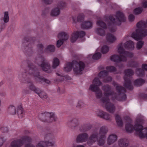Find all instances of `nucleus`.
<instances>
[{"label":"nucleus","instance_id":"1","mask_svg":"<svg viewBox=\"0 0 147 147\" xmlns=\"http://www.w3.org/2000/svg\"><path fill=\"white\" fill-rule=\"evenodd\" d=\"M112 84L114 86L116 87L118 94L115 93L111 90L109 86L105 85L102 86V89L104 90V95L106 97H103L101 99L103 102L105 104V108L106 110L111 113L114 112L115 107L113 104L109 102L110 100L108 97L111 96L113 99H116L121 101H124L126 99V96L125 94L126 91L125 89L115 82H113Z\"/></svg>","mask_w":147,"mask_h":147},{"label":"nucleus","instance_id":"2","mask_svg":"<svg viewBox=\"0 0 147 147\" xmlns=\"http://www.w3.org/2000/svg\"><path fill=\"white\" fill-rule=\"evenodd\" d=\"M115 16H111L109 17V19L110 21L108 23L109 28L110 31L111 32H114L116 30V28L113 26V25H120L121 22L125 21L126 18L123 14L120 11H118L115 17L117 19H115Z\"/></svg>","mask_w":147,"mask_h":147},{"label":"nucleus","instance_id":"3","mask_svg":"<svg viewBox=\"0 0 147 147\" xmlns=\"http://www.w3.org/2000/svg\"><path fill=\"white\" fill-rule=\"evenodd\" d=\"M85 67V64L82 61L77 62L75 61H73L71 63H67L64 68L65 71L69 72L71 71L73 67L74 74L76 75L82 74V71Z\"/></svg>","mask_w":147,"mask_h":147},{"label":"nucleus","instance_id":"4","mask_svg":"<svg viewBox=\"0 0 147 147\" xmlns=\"http://www.w3.org/2000/svg\"><path fill=\"white\" fill-rule=\"evenodd\" d=\"M118 53L121 54L120 56L115 55L112 56L110 59L111 60L117 63L127 61L126 57L131 58L133 56V54L131 52L125 51L123 47L120 46L118 49Z\"/></svg>","mask_w":147,"mask_h":147},{"label":"nucleus","instance_id":"5","mask_svg":"<svg viewBox=\"0 0 147 147\" xmlns=\"http://www.w3.org/2000/svg\"><path fill=\"white\" fill-rule=\"evenodd\" d=\"M147 24L144 22L140 21L137 24V26L139 28L136 30V33L133 32L131 36L135 39L138 40L141 39L144 37L147 36V30L143 29L145 28Z\"/></svg>","mask_w":147,"mask_h":147},{"label":"nucleus","instance_id":"6","mask_svg":"<svg viewBox=\"0 0 147 147\" xmlns=\"http://www.w3.org/2000/svg\"><path fill=\"white\" fill-rule=\"evenodd\" d=\"M124 73L125 75L124 76L125 80L124 86L129 89L131 90L133 89V87L131 84L130 76L134 74V72L132 70L128 69L124 71Z\"/></svg>","mask_w":147,"mask_h":147},{"label":"nucleus","instance_id":"7","mask_svg":"<svg viewBox=\"0 0 147 147\" xmlns=\"http://www.w3.org/2000/svg\"><path fill=\"white\" fill-rule=\"evenodd\" d=\"M39 117L41 121L47 122L54 121L57 119L56 115L53 112H44L40 115Z\"/></svg>","mask_w":147,"mask_h":147},{"label":"nucleus","instance_id":"8","mask_svg":"<svg viewBox=\"0 0 147 147\" xmlns=\"http://www.w3.org/2000/svg\"><path fill=\"white\" fill-rule=\"evenodd\" d=\"M102 83L98 78H96L94 79L92 82V91H94L96 94L97 98H100L102 95L101 90L98 87Z\"/></svg>","mask_w":147,"mask_h":147},{"label":"nucleus","instance_id":"9","mask_svg":"<svg viewBox=\"0 0 147 147\" xmlns=\"http://www.w3.org/2000/svg\"><path fill=\"white\" fill-rule=\"evenodd\" d=\"M144 123V120L142 117L137 118L136 119V123L134 127L129 123H127L126 125L125 128L126 131L130 133L132 132L134 129L136 131L135 127L136 125L138 126L142 125V124Z\"/></svg>","mask_w":147,"mask_h":147},{"label":"nucleus","instance_id":"10","mask_svg":"<svg viewBox=\"0 0 147 147\" xmlns=\"http://www.w3.org/2000/svg\"><path fill=\"white\" fill-rule=\"evenodd\" d=\"M136 130V134L138 135L140 138H144L146 137L147 139V128H143L142 125L135 126Z\"/></svg>","mask_w":147,"mask_h":147},{"label":"nucleus","instance_id":"11","mask_svg":"<svg viewBox=\"0 0 147 147\" xmlns=\"http://www.w3.org/2000/svg\"><path fill=\"white\" fill-rule=\"evenodd\" d=\"M30 74H32L34 76L35 78L39 82H41L42 83H45L47 84H49L50 81L49 80L45 79L40 76L39 74L37 73V71L33 68L30 69L29 70Z\"/></svg>","mask_w":147,"mask_h":147},{"label":"nucleus","instance_id":"12","mask_svg":"<svg viewBox=\"0 0 147 147\" xmlns=\"http://www.w3.org/2000/svg\"><path fill=\"white\" fill-rule=\"evenodd\" d=\"M88 138V135L86 133H80L77 135L76 138V142L78 143H81L86 142Z\"/></svg>","mask_w":147,"mask_h":147},{"label":"nucleus","instance_id":"13","mask_svg":"<svg viewBox=\"0 0 147 147\" xmlns=\"http://www.w3.org/2000/svg\"><path fill=\"white\" fill-rule=\"evenodd\" d=\"M59 39L57 42V46L59 47L63 43V40H67L68 38V36L64 32H61L59 34L58 36Z\"/></svg>","mask_w":147,"mask_h":147},{"label":"nucleus","instance_id":"14","mask_svg":"<svg viewBox=\"0 0 147 147\" xmlns=\"http://www.w3.org/2000/svg\"><path fill=\"white\" fill-rule=\"evenodd\" d=\"M107 71L104 70L100 72L98 74V76L100 78H105L107 75L108 71L114 72L116 71L115 67L113 66L107 67H106Z\"/></svg>","mask_w":147,"mask_h":147},{"label":"nucleus","instance_id":"15","mask_svg":"<svg viewBox=\"0 0 147 147\" xmlns=\"http://www.w3.org/2000/svg\"><path fill=\"white\" fill-rule=\"evenodd\" d=\"M85 35V32L83 31L74 32L72 35L71 39V42H74L79 38L83 37Z\"/></svg>","mask_w":147,"mask_h":147},{"label":"nucleus","instance_id":"16","mask_svg":"<svg viewBox=\"0 0 147 147\" xmlns=\"http://www.w3.org/2000/svg\"><path fill=\"white\" fill-rule=\"evenodd\" d=\"M42 69L47 73H50L51 71V67L50 64L46 61L44 60L41 65Z\"/></svg>","mask_w":147,"mask_h":147},{"label":"nucleus","instance_id":"17","mask_svg":"<svg viewBox=\"0 0 147 147\" xmlns=\"http://www.w3.org/2000/svg\"><path fill=\"white\" fill-rule=\"evenodd\" d=\"M55 144V142L53 141V142H44L41 141H39L36 145V147H45L46 146H54Z\"/></svg>","mask_w":147,"mask_h":147},{"label":"nucleus","instance_id":"18","mask_svg":"<svg viewBox=\"0 0 147 147\" xmlns=\"http://www.w3.org/2000/svg\"><path fill=\"white\" fill-rule=\"evenodd\" d=\"M24 141V140L22 139L14 140L11 142V146L12 147H20L22 145Z\"/></svg>","mask_w":147,"mask_h":147},{"label":"nucleus","instance_id":"19","mask_svg":"<svg viewBox=\"0 0 147 147\" xmlns=\"http://www.w3.org/2000/svg\"><path fill=\"white\" fill-rule=\"evenodd\" d=\"M117 140V136L113 134L110 135L107 138V143L108 145H111L114 143Z\"/></svg>","mask_w":147,"mask_h":147},{"label":"nucleus","instance_id":"20","mask_svg":"<svg viewBox=\"0 0 147 147\" xmlns=\"http://www.w3.org/2000/svg\"><path fill=\"white\" fill-rule=\"evenodd\" d=\"M98 116L101 118L106 120H111V116L109 114L102 111H101L98 115Z\"/></svg>","mask_w":147,"mask_h":147},{"label":"nucleus","instance_id":"21","mask_svg":"<svg viewBox=\"0 0 147 147\" xmlns=\"http://www.w3.org/2000/svg\"><path fill=\"white\" fill-rule=\"evenodd\" d=\"M92 26L91 20H87L83 22L81 25V27L82 29H88Z\"/></svg>","mask_w":147,"mask_h":147},{"label":"nucleus","instance_id":"22","mask_svg":"<svg viewBox=\"0 0 147 147\" xmlns=\"http://www.w3.org/2000/svg\"><path fill=\"white\" fill-rule=\"evenodd\" d=\"M16 114H17L18 117L22 118L24 115V111L22 107H19L15 109Z\"/></svg>","mask_w":147,"mask_h":147},{"label":"nucleus","instance_id":"23","mask_svg":"<svg viewBox=\"0 0 147 147\" xmlns=\"http://www.w3.org/2000/svg\"><path fill=\"white\" fill-rule=\"evenodd\" d=\"M124 47L125 48L128 49L133 50L134 48V45L132 41L129 40L125 43Z\"/></svg>","mask_w":147,"mask_h":147},{"label":"nucleus","instance_id":"24","mask_svg":"<svg viewBox=\"0 0 147 147\" xmlns=\"http://www.w3.org/2000/svg\"><path fill=\"white\" fill-rule=\"evenodd\" d=\"M118 144L120 147H127L128 145V142L125 139H121L118 141Z\"/></svg>","mask_w":147,"mask_h":147},{"label":"nucleus","instance_id":"25","mask_svg":"<svg viewBox=\"0 0 147 147\" xmlns=\"http://www.w3.org/2000/svg\"><path fill=\"white\" fill-rule=\"evenodd\" d=\"M106 39L108 42L112 43L116 40V38L112 34L108 33L107 35Z\"/></svg>","mask_w":147,"mask_h":147},{"label":"nucleus","instance_id":"26","mask_svg":"<svg viewBox=\"0 0 147 147\" xmlns=\"http://www.w3.org/2000/svg\"><path fill=\"white\" fill-rule=\"evenodd\" d=\"M2 20L4 23H7L9 22V13L8 11H6L4 12Z\"/></svg>","mask_w":147,"mask_h":147},{"label":"nucleus","instance_id":"27","mask_svg":"<svg viewBox=\"0 0 147 147\" xmlns=\"http://www.w3.org/2000/svg\"><path fill=\"white\" fill-rule=\"evenodd\" d=\"M36 93L38 94V95L43 99H46L47 97V95L45 92L39 90V91L36 92Z\"/></svg>","mask_w":147,"mask_h":147},{"label":"nucleus","instance_id":"28","mask_svg":"<svg viewBox=\"0 0 147 147\" xmlns=\"http://www.w3.org/2000/svg\"><path fill=\"white\" fill-rule=\"evenodd\" d=\"M115 120L117 125L120 127L123 126V122L119 116L118 115H115Z\"/></svg>","mask_w":147,"mask_h":147},{"label":"nucleus","instance_id":"29","mask_svg":"<svg viewBox=\"0 0 147 147\" xmlns=\"http://www.w3.org/2000/svg\"><path fill=\"white\" fill-rule=\"evenodd\" d=\"M79 124V121L76 119L72 120L70 124L71 128H74L78 126Z\"/></svg>","mask_w":147,"mask_h":147},{"label":"nucleus","instance_id":"30","mask_svg":"<svg viewBox=\"0 0 147 147\" xmlns=\"http://www.w3.org/2000/svg\"><path fill=\"white\" fill-rule=\"evenodd\" d=\"M108 129L105 126H103L102 127L100 130V134L101 136H105V134L108 131Z\"/></svg>","mask_w":147,"mask_h":147},{"label":"nucleus","instance_id":"31","mask_svg":"<svg viewBox=\"0 0 147 147\" xmlns=\"http://www.w3.org/2000/svg\"><path fill=\"white\" fill-rule=\"evenodd\" d=\"M105 136H100L99 139L98 141V145L100 146H102L105 143Z\"/></svg>","mask_w":147,"mask_h":147},{"label":"nucleus","instance_id":"32","mask_svg":"<svg viewBox=\"0 0 147 147\" xmlns=\"http://www.w3.org/2000/svg\"><path fill=\"white\" fill-rule=\"evenodd\" d=\"M145 82V81L142 79H139L134 81L135 85L137 86L142 85Z\"/></svg>","mask_w":147,"mask_h":147},{"label":"nucleus","instance_id":"33","mask_svg":"<svg viewBox=\"0 0 147 147\" xmlns=\"http://www.w3.org/2000/svg\"><path fill=\"white\" fill-rule=\"evenodd\" d=\"M60 13V11L59 8H54L52 10L51 15L53 16H56L58 15Z\"/></svg>","mask_w":147,"mask_h":147},{"label":"nucleus","instance_id":"34","mask_svg":"<svg viewBox=\"0 0 147 147\" xmlns=\"http://www.w3.org/2000/svg\"><path fill=\"white\" fill-rule=\"evenodd\" d=\"M28 86L29 89L32 91L36 93V92L39 91V89L36 88L34 86L32 83L28 84Z\"/></svg>","mask_w":147,"mask_h":147},{"label":"nucleus","instance_id":"35","mask_svg":"<svg viewBox=\"0 0 147 147\" xmlns=\"http://www.w3.org/2000/svg\"><path fill=\"white\" fill-rule=\"evenodd\" d=\"M59 59L57 58H54L53 61V67L55 68L59 65Z\"/></svg>","mask_w":147,"mask_h":147},{"label":"nucleus","instance_id":"36","mask_svg":"<svg viewBox=\"0 0 147 147\" xmlns=\"http://www.w3.org/2000/svg\"><path fill=\"white\" fill-rule=\"evenodd\" d=\"M136 73L139 76H143L144 75V71L141 69H138L136 70Z\"/></svg>","mask_w":147,"mask_h":147},{"label":"nucleus","instance_id":"37","mask_svg":"<svg viewBox=\"0 0 147 147\" xmlns=\"http://www.w3.org/2000/svg\"><path fill=\"white\" fill-rule=\"evenodd\" d=\"M45 50L47 52H53L55 50V47L53 45H49L47 47Z\"/></svg>","mask_w":147,"mask_h":147},{"label":"nucleus","instance_id":"38","mask_svg":"<svg viewBox=\"0 0 147 147\" xmlns=\"http://www.w3.org/2000/svg\"><path fill=\"white\" fill-rule=\"evenodd\" d=\"M97 34L100 35L101 36H104L105 34V30L100 28H98L96 30Z\"/></svg>","mask_w":147,"mask_h":147},{"label":"nucleus","instance_id":"39","mask_svg":"<svg viewBox=\"0 0 147 147\" xmlns=\"http://www.w3.org/2000/svg\"><path fill=\"white\" fill-rule=\"evenodd\" d=\"M97 23L100 26L104 29H105L107 28L106 24L104 22L100 20H98L97 22Z\"/></svg>","mask_w":147,"mask_h":147},{"label":"nucleus","instance_id":"40","mask_svg":"<svg viewBox=\"0 0 147 147\" xmlns=\"http://www.w3.org/2000/svg\"><path fill=\"white\" fill-rule=\"evenodd\" d=\"M98 134L97 132H95L92 134V143L98 141Z\"/></svg>","mask_w":147,"mask_h":147},{"label":"nucleus","instance_id":"41","mask_svg":"<svg viewBox=\"0 0 147 147\" xmlns=\"http://www.w3.org/2000/svg\"><path fill=\"white\" fill-rule=\"evenodd\" d=\"M109 51V47L108 46L105 45L102 48L101 52L103 54L107 53Z\"/></svg>","mask_w":147,"mask_h":147},{"label":"nucleus","instance_id":"42","mask_svg":"<svg viewBox=\"0 0 147 147\" xmlns=\"http://www.w3.org/2000/svg\"><path fill=\"white\" fill-rule=\"evenodd\" d=\"M142 10V8L138 7L136 8L134 11V13L136 15L139 14L141 13Z\"/></svg>","mask_w":147,"mask_h":147},{"label":"nucleus","instance_id":"43","mask_svg":"<svg viewBox=\"0 0 147 147\" xmlns=\"http://www.w3.org/2000/svg\"><path fill=\"white\" fill-rule=\"evenodd\" d=\"M101 54L100 53H97L92 56V59L96 60L98 59L101 57Z\"/></svg>","mask_w":147,"mask_h":147},{"label":"nucleus","instance_id":"44","mask_svg":"<svg viewBox=\"0 0 147 147\" xmlns=\"http://www.w3.org/2000/svg\"><path fill=\"white\" fill-rule=\"evenodd\" d=\"M129 67H137L138 65V63L137 62L133 61L128 65Z\"/></svg>","mask_w":147,"mask_h":147},{"label":"nucleus","instance_id":"45","mask_svg":"<svg viewBox=\"0 0 147 147\" xmlns=\"http://www.w3.org/2000/svg\"><path fill=\"white\" fill-rule=\"evenodd\" d=\"M144 44V42L142 40L138 41L137 45V48L139 49L142 47Z\"/></svg>","mask_w":147,"mask_h":147},{"label":"nucleus","instance_id":"46","mask_svg":"<svg viewBox=\"0 0 147 147\" xmlns=\"http://www.w3.org/2000/svg\"><path fill=\"white\" fill-rule=\"evenodd\" d=\"M112 80V78L111 76H108L104 79L103 82H111Z\"/></svg>","mask_w":147,"mask_h":147},{"label":"nucleus","instance_id":"47","mask_svg":"<svg viewBox=\"0 0 147 147\" xmlns=\"http://www.w3.org/2000/svg\"><path fill=\"white\" fill-rule=\"evenodd\" d=\"M84 106V103L81 101H79L78 102L76 107H82Z\"/></svg>","mask_w":147,"mask_h":147},{"label":"nucleus","instance_id":"48","mask_svg":"<svg viewBox=\"0 0 147 147\" xmlns=\"http://www.w3.org/2000/svg\"><path fill=\"white\" fill-rule=\"evenodd\" d=\"M135 17L134 16L133 14H130L129 16V20L130 22L133 21Z\"/></svg>","mask_w":147,"mask_h":147},{"label":"nucleus","instance_id":"49","mask_svg":"<svg viewBox=\"0 0 147 147\" xmlns=\"http://www.w3.org/2000/svg\"><path fill=\"white\" fill-rule=\"evenodd\" d=\"M142 69L147 70V64H143L142 65Z\"/></svg>","mask_w":147,"mask_h":147},{"label":"nucleus","instance_id":"50","mask_svg":"<svg viewBox=\"0 0 147 147\" xmlns=\"http://www.w3.org/2000/svg\"><path fill=\"white\" fill-rule=\"evenodd\" d=\"M143 5L144 8L147 7V1H144L143 2Z\"/></svg>","mask_w":147,"mask_h":147},{"label":"nucleus","instance_id":"51","mask_svg":"<svg viewBox=\"0 0 147 147\" xmlns=\"http://www.w3.org/2000/svg\"><path fill=\"white\" fill-rule=\"evenodd\" d=\"M3 143V139L1 138H0V146H1Z\"/></svg>","mask_w":147,"mask_h":147},{"label":"nucleus","instance_id":"52","mask_svg":"<svg viewBox=\"0 0 147 147\" xmlns=\"http://www.w3.org/2000/svg\"><path fill=\"white\" fill-rule=\"evenodd\" d=\"M25 147H34L33 145L32 144H27Z\"/></svg>","mask_w":147,"mask_h":147},{"label":"nucleus","instance_id":"53","mask_svg":"<svg viewBox=\"0 0 147 147\" xmlns=\"http://www.w3.org/2000/svg\"><path fill=\"white\" fill-rule=\"evenodd\" d=\"M77 147H85V146L82 145H76Z\"/></svg>","mask_w":147,"mask_h":147},{"label":"nucleus","instance_id":"54","mask_svg":"<svg viewBox=\"0 0 147 147\" xmlns=\"http://www.w3.org/2000/svg\"><path fill=\"white\" fill-rule=\"evenodd\" d=\"M142 96L145 98H147V94H144Z\"/></svg>","mask_w":147,"mask_h":147},{"label":"nucleus","instance_id":"55","mask_svg":"<svg viewBox=\"0 0 147 147\" xmlns=\"http://www.w3.org/2000/svg\"><path fill=\"white\" fill-rule=\"evenodd\" d=\"M89 91H90V92L92 91V85H91L90 86V87L89 88Z\"/></svg>","mask_w":147,"mask_h":147},{"label":"nucleus","instance_id":"56","mask_svg":"<svg viewBox=\"0 0 147 147\" xmlns=\"http://www.w3.org/2000/svg\"><path fill=\"white\" fill-rule=\"evenodd\" d=\"M118 108L120 110L121 109H122V107H121L120 106H118Z\"/></svg>","mask_w":147,"mask_h":147},{"label":"nucleus","instance_id":"57","mask_svg":"<svg viewBox=\"0 0 147 147\" xmlns=\"http://www.w3.org/2000/svg\"><path fill=\"white\" fill-rule=\"evenodd\" d=\"M38 47L42 48V45L40 44V45H39L38 46Z\"/></svg>","mask_w":147,"mask_h":147},{"label":"nucleus","instance_id":"58","mask_svg":"<svg viewBox=\"0 0 147 147\" xmlns=\"http://www.w3.org/2000/svg\"><path fill=\"white\" fill-rule=\"evenodd\" d=\"M87 144L88 145H91V144L90 143V144H89V142H87Z\"/></svg>","mask_w":147,"mask_h":147},{"label":"nucleus","instance_id":"59","mask_svg":"<svg viewBox=\"0 0 147 147\" xmlns=\"http://www.w3.org/2000/svg\"><path fill=\"white\" fill-rule=\"evenodd\" d=\"M72 147H77L76 146L73 145Z\"/></svg>","mask_w":147,"mask_h":147},{"label":"nucleus","instance_id":"60","mask_svg":"<svg viewBox=\"0 0 147 147\" xmlns=\"http://www.w3.org/2000/svg\"><path fill=\"white\" fill-rule=\"evenodd\" d=\"M79 17H78V21H80V20H79Z\"/></svg>","mask_w":147,"mask_h":147},{"label":"nucleus","instance_id":"61","mask_svg":"<svg viewBox=\"0 0 147 147\" xmlns=\"http://www.w3.org/2000/svg\"><path fill=\"white\" fill-rule=\"evenodd\" d=\"M2 84V83L1 82H0V86H1Z\"/></svg>","mask_w":147,"mask_h":147}]
</instances>
